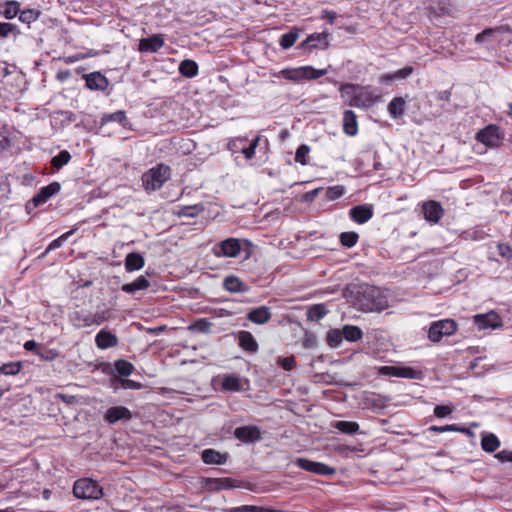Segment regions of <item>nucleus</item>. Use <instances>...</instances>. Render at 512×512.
Wrapping results in <instances>:
<instances>
[{
    "instance_id": "obj_45",
    "label": "nucleus",
    "mask_w": 512,
    "mask_h": 512,
    "mask_svg": "<svg viewBox=\"0 0 512 512\" xmlns=\"http://www.w3.org/2000/svg\"><path fill=\"white\" fill-rule=\"evenodd\" d=\"M451 90L436 91L433 93L434 99L439 102V107L442 111H449Z\"/></svg>"
},
{
    "instance_id": "obj_13",
    "label": "nucleus",
    "mask_w": 512,
    "mask_h": 512,
    "mask_svg": "<svg viewBox=\"0 0 512 512\" xmlns=\"http://www.w3.org/2000/svg\"><path fill=\"white\" fill-rule=\"evenodd\" d=\"M82 78L85 80V87L91 91L104 92L110 84L109 79L100 71L83 74Z\"/></svg>"
},
{
    "instance_id": "obj_1",
    "label": "nucleus",
    "mask_w": 512,
    "mask_h": 512,
    "mask_svg": "<svg viewBox=\"0 0 512 512\" xmlns=\"http://www.w3.org/2000/svg\"><path fill=\"white\" fill-rule=\"evenodd\" d=\"M357 302L362 311H382L389 306L387 296L380 288L370 285L361 286L357 292Z\"/></svg>"
},
{
    "instance_id": "obj_31",
    "label": "nucleus",
    "mask_w": 512,
    "mask_h": 512,
    "mask_svg": "<svg viewBox=\"0 0 512 512\" xmlns=\"http://www.w3.org/2000/svg\"><path fill=\"white\" fill-rule=\"evenodd\" d=\"M332 427L337 429L340 433L346 435H355L361 433L359 424L354 421H335L333 422Z\"/></svg>"
},
{
    "instance_id": "obj_62",
    "label": "nucleus",
    "mask_w": 512,
    "mask_h": 512,
    "mask_svg": "<svg viewBox=\"0 0 512 512\" xmlns=\"http://www.w3.org/2000/svg\"><path fill=\"white\" fill-rule=\"evenodd\" d=\"M379 373L386 376L400 377V366H382Z\"/></svg>"
},
{
    "instance_id": "obj_47",
    "label": "nucleus",
    "mask_w": 512,
    "mask_h": 512,
    "mask_svg": "<svg viewBox=\"0 0 512 512\" xmlns=\"http://www.w3.org/2000/svg\"><path fill=\"white\" fill-rule=\"evenodd\" d=\"M343 341L341 329H330L326 334V342L331 348H338Z\"/></svg>"
},
{
    "instance_id": "obj_38",
    "label": "nucleus",
    "mask_w": 512,
    "mask_h": 512,
    "mask_svg": "<svg viewBox=\"0 0 512 512\" xmlns=\"http://www.w3.org/2000/svg\"><path fill=\"white\" fill-rule=\"evenodd\" d=\"M111 386L114 388V390H118L119 388L125 390H138L142 387L139 382L130 379H123L115 375H113L111 378Z\"/></svg>"
},
{
    "instance_id": "obj_20",
    "label": "nucleus",
    "mask_w": 512,
    "mask_h": 512,
    "mask_svg": "<svg viewBox=\"0 0 512 512\" xmlns=\"http://www.w3.org/2000/svg\"><path fill=\"white\" fill-rule=\"evenodd\" d=\"M236 337L238 340V345L244 351L254 354L259 350L258 342L251 332L246 330H241L236 333Z\"/></svg>"
},
{
    "instance_id": "obj_43",
    "label": "nucleus",
    "mask_w": 512,
    "mask_h": 512,
    "mask_svg": "<svg viewBox=\"0 0 512 512\" xmlns=\"http://www.w3.org/2000/svg\"><path fill=\"white\" fill-rule=\"evenodd\" d=\"M224 512H282L271 507H259L255 505H242L233 508H225Z\"/></svg>"
},
{
    "instance_id": "obj_9",
    "label": "nucleus",
    "mask_w": 512,
    "mask_h": 512,
    "mask_svg": "<svg viewBox=\"0 0 512 512\" xmlns=\"http://www.w3.org/2000/svg\"><path fill=\"white\" fill-rule=\"evenodd\" d=\"M293 463L305 471L318 475L332 476L336 473V469L334 467L306 458H296Z\"/></svg>"
},
{
    "instance_id": "obj_8",
    "label": "nucleus",
    "mask_w": 512,
    "mask_h": 512,
    "mask_svg": "<svg viewBox=\"0 0 512 512\" xmlns=\"http://www.w3.org/2000/svg\"><path fill=\"white\" fill-rule=\"evenodd\" d=\"M61 189L59 182H52L47 186L42 187L33 198L27 202L26 211L31 213V210L38 207L39 205L47 202L51 197L57 194Z\"/></svg>"
},
{
    "instance_id": "obj_42",
    "label": "nucleus",
    "mask_w": 512,
    "mask_h": 512,
    "mask_svg": "<svg viewBox=\"0 0 512 512\" xmlns=\"http://www.w3.org/2000/svg\"><path fill=\"white\" fill-rule=\"evenodd\" d=\"M114 371L120 378L128 377L133 373L134 365L125 359H118L114 363Z\"/></svg>"
},
{
    "instance_id": "obj_27",
    "label": "nucleus",
    "mask_w": 512,
    "mask_h": 512,
    "mask_svg": "<svg viewBox=\"0 0 512 512\" xmlns=\"http://www.w3.org/2000/svg\"><path fill=\"white\" fill-rule=\"evenodd\" d=\"M343 131L349 136H355L358 132L357 117L352 110L343 113Z\"/></svg>"
},
{
    "instance_id": "obj_19",
    "label": "nucleus",
    "mask_w": 512,
    "mask_h": 512,
    "mask_svg": "<svg viewBox=\"0 0 512 512\" xmlns=\"http://www.w3.org/2000/svg\"><path fill=\"white\" fill-rule=\"evenodd\" d=\"M165 44L164 37L161 34H154L139 41L138 49L141 52H158Z\"/></svg>"
},
{
    "instance_id": "obj_49",
    "label": "nucleus",
    "mask_w": 512,
    "mask_h": 512,
    "mask_svg": "<svg viewBox=\"0 0 512 512\" xmlns=\"http://www.w3.org/2000/svg\"><path fill=\"white\" fill-rule=\"evenodd\" d=\"M18 15H19V20L21 22L29 25L30 23L36 21L40 17L41 12L38 9H25V10L20 9V12Z\"/></svg>"
},
{
    "instance_id": "obj_36",
    "label": "nucleus",
    "mask_w": 512,
    "mask_h": 512,
    "mask_svg": "<svg viewBox=\"0 0 512 512\" xmlns=\"http://www.w3.org/2000/svg\"><path fill=\"white\" fill-rule=\"evenodd\" d=\"M406 101L402 97H395L388 104V112L393 119H399L404 115Z\"/></svg>"
},
{
    "instance_id": "obj_58",
    "label": "nucleus",
    "mask_w": 512,
    "mask_h": 512,
    "mask_svg": "<svg viewBox=\"0 0 512 512\" xmlns=\"http://www.w3.org/2000/svg\"><path fill=\"white\" fill-rule=\"evenodd\" d=\"M276 363L285 371H291L296 367V359L293 355L288 357H278Z\"/></svg>"
},
{
    "instance_id": "obj_52",
    "label": "nucleus",
    "mask_w": 512,
    "mask_h": 512,
    "mask_svg": "<svg viewBox=\"0 0 512 512\" xmlns=\"http://www.w3.org/2000/svg\"><path fill=\"white\" fill-rule=\"evenodd\" d=\"M21 367L22 365L20 362L4 363L0 366V374L13 376L21 371Z\"/></svg>"
},
{
    "instance_id": "obj_39",
    "label": "nucleus",
    "mask_w": 512,
    "mask_h": 512,
    "mask_svg": "<svg viewBox=\"0 0 512 512\" xmlns=\"http://www.w3.org/2000/svg\"><path fill=\"white\" fill-rule=\"evenodd\" d=\"M328 313V309L325 304L319 303L310 306L307 310V319L312 322H318L324 318Z\"/></svg>"
},
{
    "instance_id": "obj_26",
    "label": "nucleus",
    "mask_w": 512,
    "mask_h": 512,
    "mask_svg": "<svg viewBox=\"0 0 512 512\" xmlns=\"http://www.w3.org/2000/svg\"><path fill=\"white\" fill-rule=\"evenodd\" d=\"M144 265L145 259L138 252H130L125 257L124 266L127 272L140 270L144 267Z\"/></svg>"
},
{
    "instance_id": "obj_6",
    "label": "nucleus",
    "mask_w": 512,
    "mask_h": 512,
    "mask_svg": "<svg viewBox=\"0 0 512 512\" xmlns=\"http://www.w3.org/2000/svg\"><path fill=\"white\" fill-rule=\"evenodd\" d=\"M331 34L323 31L321 33H312L297 45L296 49L303 51L304 54H311L314 49L327 50L330 46Z\"/></svg>"
},
{
    "instance_id": "obj_2",
    "label": "nucleus",
    "mask_w": 512,
    "mask_h": 512,
    "mask_svg": "<svg viewBox=\"0 0 512 512\" xmlns=\"http://www.w3.org/2000/svg\"><path fill=\"white\" fill-rule=\"evenodd\" d=\"M509 31L507 26L501 25L491 28H486L474 37V45L480 51H483L488 56H493L497 52L499 44L503 40V36Z\"/></svg>"
},
{
    "instance_id": "obj_17",
    "label": "nucleus",
    "mask_w": 512,
    "mask_h": 512,
    "mask_svg": "<svg viewBox=\"0 0 512 512\" xmlns=\"http://www.w3.org/2000/svg\"><path fill=\"white\" fill-rule=\"evenodd\" d=\"M239 487L237 481L230 477L224 478H206L204 488L209 492H217L222 489H232Z\"/></svg>"
},
{
    "instance_id": "obj_7",
    "label": "nucleus",
    "mask_w": 512,
    "mask_h": 512,
    "mask_svg": "<svg viewBox=\"0 0 512 512\" xmlns=\"http://www.w3.org/2000/svg\"><path fill=\"white\" fill-rule=\"evenodd\" d=\"M457 330V323L450 318L434 321L428 329V339L439 342L444 336H451Z\"/></svg>"
},
{
    "instance_id": "obj_10",
    "label": "nucleus",
    "mask_w": 512,
    "mask_h": 512,
    "mask_svg": "<svg viewBox=\"0 0 512 512\" xmlns=\"http://www.w3.org/2000/svg\"><path fill=\"white\" fill-rule=\"evenodd\" d=\"M503 138L500 128L497 125L489 124L483 129L479 130L475 136V139L488 146L497 147Z\"/></svg>"
},
{
    "instance_id": "obj_18",
    "label": "nucleus",
    "mask_w": 512,
    "mask_h": 512,
    "mask_svg": "<svg viewBox=\"0 0 512 512\" xmlns=\"http://www.w3.org/2000/svg\"><path fill=\"white\" fill-rule=\"evenodd\" d=\"M373 213L374 209L371 204L356 205L349 210L350 218L358 224L368 222L373 217Z\"/></svg>"
},
{
    "instance_id": "obj_3",
    "label": "nucleus",
    "mask_w": 512,
    "mask_h": 512,
    "mask_svg": "<svg viewBox=\"0 0 512 512\" xmlns=\"http://www.w3.org/2000/svg\"><path fill=\"white\" fill-rule=\"evenodd\" d=\"M171 177V168L163 163L149 169L142 175L143 186L147 191L160 189Z\"/></svg>"
},
{
    "instance_id": "obj_16",
    "label": "nucleus",
    "mask_w": 512,
    "mask_h": 512,
    "mask_svg": "<svg viewBox=\"0 0 512 512\" xmlns=\"http://www.w3.org/2000/svg\"><path fill=\"white\" fill-rule=\"evenodd\" d=\"M422 212L425 220L433 224L438 223L444 214L441 204L434 200L424 202Z\"/></svg>"
},
{
    "instance_id": "obj_46",
    "label": "nucleus",
    "mask_w": 512,
    "mask_h": 512,
    "mask_svg": "<svg viewBox=\"0 0 512 512\" xmlns=\"http://www.w3.org/2000/svg\"><path fill=\"white\" fill-rule=\"evenodd\" d=\"M213 324L206 318H200L194 321L188 329L191 332L197 333H209L211 331Z\"/></svg>"
},
{
    "instance_id": "obj_35",
    "label": "nucleus",
    "mask_w": 512,
    "mask_h": 512,
    "mask_svg": "<svg viewBox=\"0 0 512 512\" xmlns=\"http://www.w3.org/2000/svg\"><path fill=\"white\" fill-rule=\"evenodd\" d=\"M500 446V440L494 433H483L481 447L487 453L495 452Z\"/></svg>"
},
{
    "instance_id": "obj_5",
    "label": "nucleus",
    "mask_w": 512,
    "mask_h": 512,
    "mask_svg": "<svg viewBox=\"0 0 512 512\" xmlns=\"http://www.w3.org/2000/svg\"><path fill=\"white\" fill-rule=\"evenodd\" d=\"M279 74L286 80L300 82L302 80H314L327 74V69H315L312 66L282 69Z\"/></svg>"
},
{
    "instance_id": "obj_28",
    "label": "nucleus",
    "mask_w": 512,
    "mask_h": 512,
    "mask_svg": "<svg viewBox=\"0 0 512 512\" xmlns=\"http://www.w3.org/2000/svg\"><path fill=\"white\" fill-rule=\"evenodd\" d=\"M221 387L224 391L240 392L243 390L242 381L235 374H227L223 376Z\"/></svg>"
},
{
    "instance_id": "obj_56",
    "label": "nucleus",
    "mask_w": 512,
    "mask_h": 512,
    "mask_svg": "<svg viewBox=\"0 0 512 512\" xmlns=\"http://www.w3.org/2000/svg\"><path fill=\"white\" fill-rule=\"evenodd\" d=\"M37 356H39L42 360L52 361L59 356V352L55 349H50L44 346H41L37 351Z\"/></svg>"
},
{
    "instance_id": "obj_33",
    "label": "nucleus",
    "mask_w": 512,
    "mask_h": 512,
    "mask_svg": "<svg viewBox=\"0 0 512 512\" xmlns=\"http://www.w3.org/2000/svg\"><path fill=\"white\" fill-rule=\"evenodd\" d=\"M150 286V282L145 276H139L131 283L122 285L121 290L128 294H133L136 291L145 290Z\"/></svg>"
},
{
    "instance_id": "obj_44",
    "label": "nucleus",
    "mask_w": 512,
    "mask_h": 512,
    "mask_svg": "<svg viewBox=\"0 0 512 512\" xmlns=\"http://www.w3.org/2000/svg\"><path fill=\"white\" fill-rule=\"evenodd\" d=\"M71 154L67 150L60 151L56 156L51 159V167L53 172L59 171L63 166L69 163Z\"/></svg>"
},
{
    "instance_id": "obj_32",
    "label": "nucleus",
    "mask_w": 512,
    "mask_h": 512,
    "mask_svg": "<svg viewBox=\"0 0 512 512\" xmlns=\"http://www.w3.org/2000/svg\"><path fill=\"white\" fill-rule=\"evenodd\" d=\"M302 30L296 26L292 27L287 33L283 34L279 40L282 49H290L298 40Z\"/></svg>"
},
{
    "instance_id": "obj_25",
    "label": "nucleus",
    "mask_w": 512,
    "mask_h": 512,
    "mask_svg": "<svg viewBox=\"0 0 512 512\" xmlns=\"http://www.w3.org/2000/svg\"><path fill=\"white\" fill-rule=\"evenodd\" d=\"M71 321L76 328H85L93 325L92 313L87 310H78L70 314Z\"/></svg>"
},
{
    "instance_id": "obj_12",
    "label": "nucleus",
    "mask_w": 512,
    "mask_h": 512,
    "mask_svg": "<svg viewBox=\"0 0 512 512\" xmlns=\"http://www.w3.org/2000/svg\"><path fill=\"white\" fill-rule=\"evenodd\" d=\"M473 322L479 330L497 329L503 326L501 317L494 311L475 315Z\"/></svg>"
},
{
    "instance_id": "obj_50",
    "label": "nucleus",
    "mask_w": 512,
    "mask_h": 512,
    "mask_svg": "<svg viewBox=\"0 0 512 512\" xmlns=\"http://www.w3.org/2000/svg\"><path fill=\"white\" fill-rule=\"evenodd\" d=\"M340 243L346 248H352L359 239L358 233L354 231L342 232L339 236Z\"/></svg>"
},
{
    "instance_id": "obj_37",
    "label": "nucleus",
    "mask_w": 512,
    "mask_h": 512,
    "mask_svg": "<svg viewBox=\"0 0 512 512\" xmlns=\"http://www.w3.org/2000/svg\"><path fill=\"white\" fill-rule=\"evenodd\" d=\"M205 210L204 205L202 203L181 206L174 214L178 217H190L195 218L199 214H201Z\"/></svg>"
},
{
    "instance_id": "obj_63",
    "label": "nucleus",
    "mask_w": 512,
    "mask_h": 512,
    "mask_svg": "<svg viewBox=\"0 0 512 512\" xmlns=\"http://www.w3.org/2000/svg\"><path fill=\"white\" fill-rule=\"evenodd\" d=\"M358 89V86L355 85V84H342L340 86V91L342 93H345L347 95H352L354 96V100L357 101L358 97L357 95L355 94L356 90Z\"/></svg>"
},
{
    "instance_id": "obj_23",
    "label": "nucleus",
    "mask_w": 512,
    "mask_h": 512,
    "mask_svg": "<svg viewBox=\"0 0 512 512\" xmlns=\"http://www.w3.org/2000/svg\"><path fill=\"white\" fill-rule=\"evenodd\" d=\"M247 319L252 323L263 325L270 321L272 317V313L269 307L260 306L254 309H251L247 313Z\"/></svg>"
},
{
    "instance_id": "obj_22",
    "label": "nucleus",
    "mask_w": 512,
    "mask_h": 512,
    "mask_svg": "<svg viewBox=\"0 0 512 512\" xmlns=\"http://www.w3.org/2000/svg\"><path fill=\"white\" fill-rule=\"evenodd\" d=\"M229 454L227 452L220 453L219 451L208 448L201 452V459L205 464L208 465H223L227 462Z\"/></svg>"
},
{
    "instance_id": "obj_40",
    "label": "nucleus",
    "mask_w": 512,
    "mask_h": 512,
    "mask_svg": "<svg viewBox=\"0 0 512 512\" xmlns=\"http://www.w3.org/2000/svg\"><path fill=\"white\" fill-rule=\"evenodd\" d=\"M341 331L343 339L349 342L359 341L363 337L361 328L355 325H344Z\"/></svg>"
},
{
    "instance_id": "obj_29",
    "label": "nucleus",
    "mask_w": 512,
    "mask_h": 512,
    "mask_svg": "<svg viewBox=\"0 0 512 512\" xmlns=\"http://www.w3.org/2000/svg\"><path fill=\"white\" fill-rule=\"evenodd\" d=\"M414 69L412 66H406L402 69H399L393 73H386L381 76V82L385 84H390L393 81L404 80L408 78Z\"/></svg>"
},
{
    "instance_id": "obj_64",
    "label": "nucleus",
    "mask_w": 512,
    "mask_h": 512,
    "mask_svg": "<svg viewBox=\"0 0 512 512\" xmlns=\"http://www.w3.org/2000/svg\"><path fill=\"white\" fill-rule=\"evenodd\" d=\"M495 458L500 462H512V451L502 450L495 454Z\"/></svg>"
},
{
    "instance_id": "obj_57",
    "label": "nucleus",
    "mask_w": 512,
    "mask_h": 512,
    "mask_svg": "<svg viewBox=\"0 0 512 512\" xmlns=\"http://www.w3.org/2000/svg\"><path fill=\"white\" fill-rule=\"evenodd\" d=\"M310 152V147L306 144H301L295 153V161L301 165L307 164V156Z\"/></svg>"
},
{
    "instance_id": "obj_4",
    "label": "nucleus",
    "mask_w": 512,
    "mask_h": 512,
    "mask_svg": "<svg viewBox=\"0 0 512 512\" xmlns=\"http://www.w3.org/2000/svg\"><path fill=\"white\" fill-rule=\"evenodd\" d=\"M73 494L77 499L98 500L103 496V488L90 478H80L74 482Z\"/></svg>"
},
{
    "instance_id": "obj_61",
    "label": "nucleus",
    "mask_w": 512,
    "mask_h": 512,
    "mask_svg": "<svg viewBox=\"0 0 512 512\" xmlns=\"http://www.w3.org/2000/svg\"><path fill=\"white\" fill-rule=\"evenodd\" d=\"M303 347L306 349L315 348L318 344L317 337L312 332H305V336L303 339Z\"/></svg>"
},
{
    "instance_id": "obj_48",
    "label": "nucleus",
    "mask_w": 512,
    "mask_h": 512,
    "mask_svg": "<svg viewBox=\"0 0 512 512\" xmlns=\"http://www.w3.org/2000/svg\"><path fill=\"white\" fill-rule=\"evenodd\" d=\"M16 38L20 35V30L17 25L8 22H0V39H6L9 36Z\"/></svg>"
},
{
    "instance_id": "obj_14",
    "label": "nucleus",
    "mask_w": 512,
    "mask_h": 512,
    "mask_svg": "<svg viewBox=\"0 0 512 512\" xmlns=\"http://www.w3.org/2000/svg\"><path fill=\"white\" fill-rule=\"evenodd\" d=\"M234 437L243 443H255L261 440L260 428L256 425H245L234 430Z\"/></svg>"
},
{
    "instance_id": "obj_59",
    "label": "nucleus",
    "mask_w": 512,
    "mask_h": 512,
    "mask_svg": "<svg viewBox=\"0 0 512 512\" xmlns=\"http://www.w3.org/2000/svg\"><path fill=\"white\" fill-rule=\"evenodd\" d=\"M111 318V309L97 311L92 314L93 325H101Z\"/></svg>"
},
{
    "instance_id": "obj_60",
    "label": "nucleus",
    "mask_w": 512,
    "mask_h": 512,
    "mask_svg": "<svg viewBox=\"0 0 512 512\" xmlns=\"http://www.w3.org/2000/svg\"><path fill=\"white\" fill-rule=\"evenodd\" d=\"M454 410V406L436 405L434 408V415L437 418H445L449 416Z\"/></svg>"
},
{
    "instance_id": "obj_55",
    "label": "nucleus",
    "mask_w": 512,
    "mask_h": 512,
    "mask_svg": "<svg viewBox=\"0 0 512 512\" xmlns=\"http://www.w3.org/2000/svg\"><path fill=\"white\" fill-rule=\"evenodd\" d=\"M344 193L345 189L342 185L332 186L326 189L325 198L330 201L336 200L343 196Z\"/></svg>"
},
{
    "instance_id": "obj_41",
    "label": "nucleus",
    "mask_w": 512,
    "mask_h": 512,
    "mask_svg": "<svg viewBox=\"0 0 512 512\" xmlns=\"http://www.w3.org/2000/svg\"><path fill=\"white\" fill-rule=\"evenodd\" d=\"M179 73L187 78H192L198 74V64L194 60L185 59L179 64Z\"/></svg>"
},
{
    "instance_id": "obj_11",
    "label": "nucleus",
    "mask_w": 512,
    "mask_h": 512,
    "mask_svg": "<svg viewBox=\"0 0 512 512\" xmlns=\"http://www.w3.org/2000/svg\"><path fill=\"white\" fill-rule=\"evenodd\" d=\"M241 251V243L239 239L227 238L214 247V254L217 257L235 258Z\"/></svg>"
},
{
    "instance_id": "obj_51",
    "label": "nucleus",
    "mask_w": 512,
    "mask_h": 512,
    "mask_svg": "<svg viewBox=\"0 0 512 512\" xmlns=\"http://www.w3.org/2000/svg\"><path fill=\"white\" fill-rule=\"evenodd\" d=\"M423 372L409 366H400V377L407 379L421 380L423 378Z\"/></svg>"
},
{
    "instance_id": "obj_34",
    "label": "nucleus",
    "mask_w": 512,
    "mask_h": 512,
    "mask_svg": "<svg viewBox=\"0 0 512 512\" xmlns=\"http://www.w3.org/2000/svg\"><path fill=\"white\" fill-rule=\"evenodd\" d=\"M109 122H117L124 128L129 125L126 113L123 110H118L113 113H104L101 117V125H105Z\"/></svg>"
},
{
    "instance_id": "obj_21",
    "label": "nucleus",
    "mask_w": 512,
    "mask_h": 512,
    "mask_svg": "<svg viewBox=\"0 0 512 512\" xmlns=\"http://www.w3.org/2000/svg\"><path fill=\"white\" fill-rule=\"evenodd\" d=\"M118 343V337L107 329L100 330L95 336V344L101 350L116 347Z\"/></svg>"
},
{
    "instance_id": "obj_53",
    "label": "nucleus",
    "mask_w": 512,
    "mask_h": 512,
    "mask_svg": "<svg viewBox=\"0 0 512 512\" xmlns=\"http://www.w3.org/2000/svg\"><path fill=\"white\" fill-rule=\"evenodd\" d=\"M74 231L75 230H70L64 234H62L61 236H59L58 238L54 239L46 248V253H49L50 251L52 250H55V249H58L60 248L63 243L71 236L74 234Z\"/></svg>"
},
{
    "instance_id": "obj_30",
    "label": "nucleus",
    "mask_w": 512,
    "mask_h": 512,
    "mask_svg": "<svg viewBox=\"0 0 512 512\" xmlns=\"http://www.w3.org/2000/svg\"><path fill=\"white\" fill-rule=\"evenodd\" d=\"M20 12V3L15 0H9L0 3V15L5 19H13Z\"/></svg>"
},
{
    "instance_id": "obj_24",
    "label": "nucleus",
    "mask_w": 512,
    "mask_h": 512,
    "mask_svg": "<svg viewBox=\"0 0 512 512\" xmlns=\"http://www.w3.org/2000/svg\"><path fill=\"white\" fill-rule=\"evenodd\" d=\"M223 288L230 293H246L250 290V287L245 282L234 275L224 278Z\"/></svg>"
},
{
    "instance_id": "obj_15",
    "label": "nucleus",
    "mask_w": 512,
    "mask_h": 512,
    "mask_svg": "<svg viewBox=\"0 0 512 512\" xmlns=\"http://www.w3.org/2000/svg\"><path fill=\"white\" fill-rule=\"evenodd\" d=\"M132 419V412L125 406H112L104 414V420L108 424H115L119 421L127 422Z\"/></svg>"
},
{
    "instance_id": "obj_54",
    "label": "nucleus",
    "mask_w": 512,
    "mask_h": 512,
    "mask_svg": "<svg viewBox=\"0 0 512 512\" xmlns=\"http://www.w3.org/2000/svg\"><path fill=\"white\" fill-rule=\"evenodd\" d=\"M467 429L465 427H459L457 424H447L443 426L433 425L429 428V431L443 433V432H464Z\"/></svg>"
}]
</instances>
